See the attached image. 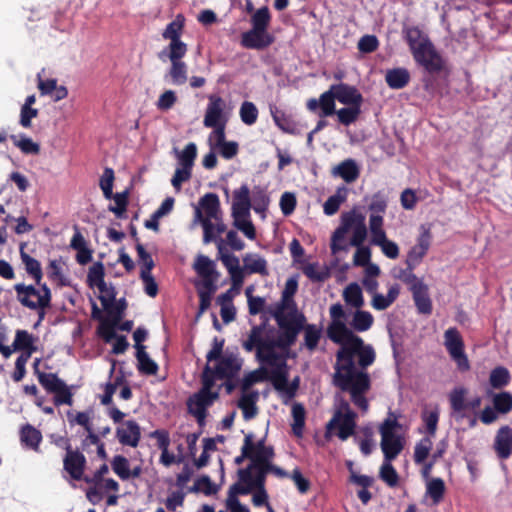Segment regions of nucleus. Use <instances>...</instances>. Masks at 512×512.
I'll list each match as a JSON object with an SVG mask.
<instances>
[{
    "mask_svg": "<svg viewBox=\"0 0 512 512\" xmlns=\"http://www.w3.org/2000/svg\"><path fill=\"white\" fill-rule=\"evenodd\" d=\"M330 316L327 337L340 346L336 353L333 384L341 391L349 392L353 404L366 414L370 406L366 393L371 388L366 369L374 363L375 351L346 325L345 311L340 303L330 307Z\"/></svg>",
    "mask_w": 512,
    "mask_h": 512,
    "instance_id": "f257e3e1",
    "label": "nucleus"
},
{
    "mask_svg": "<svg viewBox=\"0 0 512 512\" xmlns=\"http://www.w3.org/2000/svg\"><path fill=\"white\" fill-rule=\"evenodd\" d=\"M265 324L255 325L251 328L248 338L243 341L242 346L245 351L252 352L256 350V357L262 364L271 366L276 361L283 362L284 354L278 353L276 348L288 350L295 342L298 336L296 329L279 327L277 338L264 336Z\"/></svg>",
    "mask_w": 512,
    "mask_h": 512,
    "instance_id": "f03ea898",
    "label": "nucleus"
},
{
    "mask_svg": "<svg viewBox=\"0 0 512 512\" xmlns=\"http://www.w3.org/2000/svg\"><path fill=\"white\" fill-rule=\"evenodd\" d=\"M298 289V282L295 278H289L281 295V300L271 311L272 316L277 322L278 327H292L300 333L304 329L305 317L298 312L297 305L294 301V295Z\"/></svg>",
    "mask_w": 512,
    "mask_h": 512,
    "instance_id": "7ed1b4c3",
    "label": "nucleus"
},
{
    "mask_svg": "<svg viewBox=\"0 0 512 512\" xmlns=\"http://www.w3.org/2000/svg\"><path fill=\"white\" fill-rule=\"evenodd\" d=\"M356 420L357 413L351 409L349 402L341 395H337L333 416L325 427V439L337 437L341 441H346L354 435Z\"/></svg>",
    "mask_w": 512,
    "mask_h": 512,
    "instance_id": "20e7f679",
    "label": "nucleus"
},
{
    "mask_svg": "<svg viewBox=\"0 0 512 512\" xmlns=\"http://www.w3.org/2000/svg\"><path fill=\"white\" fill-rule=\"evenodd\" d=\"M271 14L267 6L255 11L251 16L252 28L241 35V46L246 49L263 50L274 42V36L267 30Z\"/></svg>",
    "mask_w": 512,
    "mask_h": 512,
    "instance_id": "39448f33",
    "label": "nucleus"
},
{
    "mask_svg": "<svg viewBox=\"0 0 512 512\" xmlns=\"http://www.w3.org/2000/svg\"><path fill=\"white\" fill-rule=\"evenodd\" d=\"M402 425L398 421V416L389 412L387 417L379 426V433L381 435V450L384 458L387 460H394L404 449L406 440L399 430Z\"/></svg>",
    "mask_w": 512,
    "mask_h": 512,
    "instance_id": "423d86ee",
    "label": "nucleus"
},
{
    "mask_svg": "<svg viewBox=\"0 0 512 512\" xmlns=\"http://www.w3.org/2000/svg\"><path fill=\"white\" fill-rule=\"evenodd\" d=\"M37 289L33 285H25L18 283L14 285L16 298L20 304L30 310H35L38 313L39 320L45 317V311L51 306V290L46 284L38 285Z\"/></svg>",
    "mask_w": 512,
    "mask_h": 512,
    "instance_id": "0eeeda50",
    "label": "nucleus"
},
{
    "mask_svg": "<svg viewBox=\"0 0 512 512\" xmlns=\"http://www.w3.org/2000/svg\"><path fill=\"white\" fill-rule=\"evenodd\" d=\"M39 360H36L35 373L41 386L47 393L54 394L53 402L55 406L73 404V394L67 384L55 373L41 372L37 369Z\"/></svg>",
    "mask_w": 512,
    "mask_h": 512,
    "instance_id": "6e6552de",
    "label": "nucleus"
},
{
    "mask_svg": "<svg viewBox=\"0 0 512 512\" xmlns=\"http://www.w3.org/2000/svg\"><path fill=\"white\" fill-rule=\"evenodd\" d=\"M444 346L460 372L464 373L471 369L463 337L456 327H450L445 331Z\"/></svg>",
    "mask_w": 512,
    "mask_h": 512,
    "instance_id": "1a4fd4ad",
    "label": "nucleus"
},
{
    "mask_svg": "<svg viewBox=\"0 0 512 512\" xmlns=\"http://www.w3.org/2000/svg\"><path fill=\"white\" fill-rule=\"evenodd\" d=\"M270 367H272V370L270 371L269 379L275 390L283 393L288 400L292 399L298 390L299 378L296 377L289 383L286 356H283V362L276 361Z\"/></svg>",
    "mask_w": 512,
    "mask_h": 512,
    "instance_id": "9d476101",
    "label": "nucleus"
},
{
    "mask_svg": "<svg viewBox=\"0 0 512 512\" xmlns=\"http://www.w3.org/2000/svg\"><path fill=\"white\" fill-rule=\"evenodd\" d=\"M411 53L414 60L429 73H439L444 68L445 62L430 40H425Z\"/></svg>",
    "mask_w": 512,
    "mask_h": 512,
    "instance_id": "9b49d317",
    "label": "nucleus"
},
{
    "mask_svg": "<svg viewBox=\"0 0 512 512\" xmlns=\"http://www.w3.org/2000/svg\"><path fill=\"white\" fill-rule=\"evenodd\" d=\"M267 475L260 469L250 468L249 465L240 468L237 471L238 481L233 484L234 490H236V493H241V495H248L255 488H266Z\"/></svg>",
    "mask_w": 512,
    "mask_h": 512,
    "instance_id": "f8f14e48",
    "label": "nucleus"
},
{
    "mask_svg": "<svg viewBox=\"0 0 512 512\" xmlns=\"http://www.w3.org/2000/svg\"><path fill=\"white\" fill-rule=\"evenodd\" d=\"M185 27V17L182 14L176 15L175 19L167 24L166 28L162 32L164 40H169L168 46H166L160 53L159 58L163 59L166 52L188 50V46L181 40Z\"/></svg>",
    "mask_w": 512,
    "mask_h": 512,
    "instance_id": "ddd939ff",
    "label": "nucleus"
},
{
    "mask_svg": "<svg viewBox=\"0 0 512 512\" xmlns=\"http://www.w3.org/2000/svg\"><path fill=\"white\" fill-rule=\"evenodd\" d=\"M404 282L410 286L417 311L423 315H430L432 301L429 297L428 286L413 273L406 275Z\"/></svg>",
    "mask_w": 512,
    "mask_h": 512,
    "instance_id": "4468645a",
    "label": "nucleus"
},
{
    "mask_svg": "<svg viewBox=\"0 0 512 512\" xmlns=\"http://www.w3.org/2000/svg\"><path fill=\"white\" fill-rule=\"evenodd\" d=\"M431 229L432 224L430 223L420 225L416 244L407 253L406 264L410 269L420 264L427 254L432 241Z\"/></svg>",
    "mask_w": 512,
    "mask_h": 512,
    "instance_id": "2eb2a0df",
    "label": "nucleus"
},
{
    "mask_svg": "<svg viewBox=\"0 0 512 512\" xmlns=\"http://www.w3.org/2000/svg\"><path fill=\"white\" fill-rule=\"evenodd\" d=\"M341 223L347 233L351 232V245L359 247L367 237V227L364 219L354 213H346L342 216Z\"/></svg>",
    "mask_w": 512,
    "mask_h": 512,
    "instance_id": "dca6fc26",
    "label": "nucleus"
},
{
    "mask_svg": "<svg viewBox=\"0 0 512 512\" xmlns=\"http://www.w3.org/2000/svg\"><path fill=\"white\" fill-rule=\"evenodd\" d=\"M256 455L248 465L250 468L260 469L266 474L272 473L275 466L272 460L275 456L274 448L265 445V438L256 442Z\"/></svg>",
    "mask_w": 512,
    "mask_h": 512,
    "instance_id": "f3484780",
    "label": "nucleus"
},
{
    "mask_svg": "<svg viewBox=\"0 0 512 512\" xmlns=\"http://www.w3.org/2000/svg\"><path fill=\"white\" fill-rule=\"evenodd\" d=\"M86 464V457L79 450L68 451L63 458L64 471L75 481L83 479Z\"/></svg>",
    "mask_w": 512,
    "mask_h": 512,
    "instance_id": "a211bd4d",
    "label": "nucleus"
},
{
    "mask_svg": "<svg viewBox=\"0 0 512 512\" xmlns=\"http://www.w3.org/2000/svg\"><path fill=\"white\" fill-rule=\"evenodd\" d=\"M187 51L188 50L171 51L166 52L164 55L167 56L171 62L169 76L174 85H183L187 81V65L182 61Z\"/></svg>",
    "mask_w": 512,
    "mask_h": 512,
    "instance_id": "6ab92c4d",
    "label": "nucleus"
},
{
    "mask_svg": "<svg viewBox=\"0 0 512 512\" xmlns=\"http://www.w3.org/2000/svg\"><path fill=\"white\" fill-rule=\"evenodd\" d=\"M242 367V361L237 355L230 353L225 354L223 358L217 361L213 368L217 379L230 380L237 377Z\"/></svg>",
    "mask_w": 512,
    "mask_h": 512,
    "instance_id": "aec40b11",
    "label": "nucleus"
},
{
    "mask_svg": "<svg viewBox=\"0 0 512 512\" xmlns=\"http://www.w3.org/2000/svg\"><path fill=\"white\" fill-rule=\"evenodd\" d=\"M225 102L220 96L211 95L207 105L203 124L207 128L220 126L222 123L227 122L223 115Z\"/></svg>",
    "mask_w": 512,
    "mask_h": 512,
    "instance_id": "412c9836",
    "label": "nucleus"
},
{
    "mask_svg": "<svg viewBox=\"0 0 512 512\" xmlns=\"http://www.w3.org/2000/svg\"><path fill=\"white\" fill-rule=\"evenodd\" d=\"M116 437L122 445L137 447L141 438V429L134 420H128L116 429Z\"/></svg>",
    "mask_w": 512,
    "mask_h": 512,
    "instance_id": "4be33fe9",
    "label": "nucleus"
},
{
    "mask_svg": "<svg viewBox=\"0 0 512 512\" xmlns=\"http://www.w3.org/2000/svg\"><path fill=\"white\" fill-rule=\"evenodd\" d=\"M332 95L340 103L345 105H361L363 97L361 93L353 86L347 84H337L330 88Z\"/></svg>",
    "mask_w": 512,
    "mask_h": 512,
    "instance_id": "5701e85b",
    "label": "nucleus"
},
{
    "mask_svg": "<svg viewBox=\"0 0 512 512\" xmlns=\"http://www.w3.org/2000/svg\"><path fill=\"white\" fill-rule=\"evenodd\" d=\"M252 207L250 190L246 184L233 192L232 215L250 216Z\"/></svg>",
    "mask_w": 512,
    "mask_h": 512,
    "instance_id": "b1692460",
    "label": "nucleus"
},
{
    "mask_svg": "<svg viewBox=\"0 0 512 512\" xmlns=\"http://www.w3.org/2000/svg\"><path fill=\"white\" fill-rule=\"evenodd\" d=\"M333 177H339L346 183H353L359 178L360 167L354 159H346L331 169Z\"/></svg>",
    "mask_w": 512,
    "mask_h": 512,
    "instance_id": "393cba45",
    "label": "nucleus"
},
{
    "mask_svg": "<svg viewBox=\"0 0 512 512\" xmlns=\"http://www.w3.org/2000/svg\"><path fill=\"white\" fill-rule=\"evenodd\" d=\"M494 449L500 459H507L512 454V428L501 427L495 437Z\"/></svg>",
    "mask_w": 512,
    "mask_h": 512,
    "instance_id": "a878e982",
    "label": "nucleus"
},
{
    "mask_svg": "<svg viewBox=\"0 0 512 512\" xmlns=\"http://www.w3.org/2000/svg\"><path fill=\"white\" fill-rule=\"evenodd\" d=\"M198 209H201L204 217L214 219L215 221L221 218V209L219 197L215 193H206L199 200Z\"/></svg>",
    "mask_w": 512,
    "mask_h": 512,
    "instance_id": "bb28decb",
    "label": "nucleus"
},
{
    "mask_svg": "<svg viewBox=\"0 0 512 512\" xmlns=\"http://www.w3.org/2000/svg\"><path fill=\"white\" fill-rule=\"evenodd\" d=\"M354 441L359 445L360 451L363 455L368 456L372 453L374 443V429L372 425L367 424L354 431Z\"/></svg>",
    "mask_w": 512,
    "mask_h": 512,
    "instance_id": "cd10ccee",
    "label": "nucleus"
},
{
    "mask_svg": "<svg viewBox=\"0 0 512 512\" xmlns=\"http://www.w3.org/2000/svg\"><path fill=\"white\" fill-rule=\"evenodd\" d=\"M467 389L462 386L455 387L449 393V403L452 413L456 418L466 417V395Z\"/></svg>",
    "mask_w": 512,
    "mask_h": 512,
    "instance_id": "c85d7f7f",
    "label": "nucleus"
},
{
    "mask_svg": "<svg viewBox=\"0 0 512 512\" xmlns=\"http://www.w3.org/2000/svg\"><path fill=\"white\" fill-rule=\"evenodd\" d=\"M411 76L408 69L399 67L387 70L385 81L389 88L399 90L408 85Z\"/></svg>",
    "mask_w": 512,
    "mask_h": 512,
    "instance_id": "c756f323",
    "label": "nucleus"
},
{
    "mask_svg": "<svg viewBox=\"0 0 512 512\" xmlns=\"http://www.w3.org/2000/svg\"><path fill=\"white\" fill-rule=\"evenodd\" d=\"M400 293V286L399 284L395 283L391 285L388 289V293L386 296L382 295L381 293H375V295L372 296L371 305L375 310L382 311L390 307L395 300L398 298Z\"/></svg>",
    "mask_w": 512,
    "mask_h": 512,
    "instance_id": "7c9ffc66",
    "label": "nucleus"
},
{
    "mask_svg": "<svg viewBox=\"0 0 512 512\" xmlns=\"http://www.w3.org/2000/svg\"><path fill=\"white\" fill-rule=\"evenodd\" d=\"M20 440L25 447L35 452H39L42 434L31 424H25L20 430Z\"/></svg>",
    "mask_w": 512,
    "mask_h": 512,
    "instance_id": "2f4dec72",
    "label": "nucleus"
},
{
    "mask_svg": "<svg viewBox=\"0 0 512 512\" xmlns=\"http://www.w3.org/2000/svg\"><path fill=\"white\" fill-rule=\"evenodd\" d=\"M259 394L257 391H251L249 393H243L238 401V407L242 410L243 418L250 420L256 417L258 408L256 402Z\"/></svg>",
    "mask_w": 512,
    "mask_h": 512,
    "instance_id": "473e14b6",
    "label": "nucleus"
},
{
    "mask_svg": "<svg viewBox=\"0 0 512 512\" xmlns=\"http://www.w3.org/2000/svg\"><path fill=\"white\" fill-rule=\"evenodd\" d=\"M244 270L248 274H260L267 276L269 274L267 261L258 254L248 253L243 257Z\"/></svg>",
    "mask_w": 512,
    "mask_h": 512,
    "instance_id": "72a5a7b5",
    "label": "nucleus"
},
{
    "mask_svg": "<svg viewBox=\"0 0 512 512\" xmlns=\"http://www.w3.org/2000/svg\"><path fill=\"white\" fill-rule=\"evenodd\" d=\"M343 299L348 306L355 309L361 308L364 305V297L359 284L350 283L343 291Z\"/></svg>",
    "mask_w": 512,
    "mask_h": 512,
    "instance_id": "f704fd0d",
    "label": "nucleus"
},
{
    "mask_svg": "<svg viewBox=\"0 0 512 512\" xmlns=\"http://www.w3.org/2000/svg\"><path fill=\"white\" fill-rule=\"evenodd\" d=\"M136 358L138 361L137 368L140 373L145 375H155L157 373L158 365L155 361L150 359L143 345L137 346Z\"/></svg>",
    "mask_w": 512,
    "mask_h": 512,
    "instance_id": "c9c22d12",
    "label": "nucleus"
},
{
    "mask_svg": "<svg viewBox=\"0 0 512 512\" xmlns=\"http://www.w3.org/2000/svg\"><path fill=\"white\" fill-rule=\"evenodd\" d=\"M374 323L373 315L366 310L356 309L353 314L351 327L353 332H365L369 330Z\"/></svg>",
    "mask_w": 512,
    "mask_h": 512,
    "instance_id": "e433bc0d",
    "label": "nucleus"
},
{
    "mask_svg": "<svg viewBox=\"0 0 512 512\" xmlns=\"http://www.w3.org/2000/svg\"><path fill=\"white\" fill-rule=\"evenodd\" d=\"M511 381V374L504 366L493 368L489 375V384L493 389H502Z\"/></svg>",
    "mask_w": 512,
    "mask_h": 512,
    "instance_id": "4c0bfd02",
    "label": "nucleus"
},
{
    "mask_svg": "<svg viewBox=\"0 0 512 512\" xmlns=\"http://www.w3.org/2000/svg\"><path fill=\"white\" fill-rule=\"evenodd\" d=\"M403 34L411 52L420 47L425 40H430L417 26L404 28Z\"/></svg>",
    "mask_w": 512,
    "mask_h": 512,
    "instance_id": "58836bf2",
    "label": "nucleus"
},
{
    "mask_svg": "<svg viewBox=\"0 0 512 512\" xmlns=\"http://www.w3.org/2000/svg\"><path fill=\"white\" fill-rule=\"evenodd\" d=\"M347 232L344 226L341 224L334 232L331 240V250L334 255H337L340 252H348L351 245V240L349 241L346 237Z\"/></svg>",
    "mask_w": 512,
    "mask_h": 512,
    "instance_id": "ea45409f",
    "label": "nucleus"
},
{
    "mask_svg": "<svg viewBox=\"0 0 512 512\" xmlns=\"http://www.w3.org/2000/svg\"><path fill=\"white\" fill-rule=\"evenodd\" d=\"M348 194V189L345 186L339 187L335 194L330 196L323 205L324 213L326 215H333L338 210L340 205L345 202Z\"/></svg>",
    "mask_w": 512,
    "mask_h": 512,
    "instance_id": "a19ab883",
    "label": "nucleus"
},
{
    "mask_svg": "<svg viewBox=\"0 0 512 512\" xmlns=\"http://www.w3.org/2000/svg\"><path fill=\"white\" fill-rule=\"evenodd\" d=\"M14 350L23 351L21 354H32L36 348L33 346V337L26 330H18L13 342Z\"/></svg>",
    "mask_w": 512,
    "mask_h": 512,
    "instance_id": "79ce46f5",
    "label": "nucleus"
},
{
    "mask_svg": "<svg viewBox=\"0 0 512 512\" xmlns=\"http://www.w3.org/2000/svg\"><path fill=\"white\" fill-rule=\"evenodd\" d=\"M20 255L27 274H29L35 280L37 285H40V282L43 277L40 262L37 259L28 255L27 253L23 252L22 250Z\"/></svg>",
    "mask_w": 512,
    "mask_h": 512,
    "instance_id": "37998d69",
    "label": "nucleus"
},
{
    "mask_svg": "<svg viewBox=\"0 0 512 512\" xmlns=\"http://www.w3.org/2000/svg\"><path fill=\"white\" fill-rule=\"evenodd\" d=\"M445 483L441 478H432L427 482L426 495L432 499L433 505H438L444 498Z\"/></svg>",
    "mask_w": 512,
    "mask_h": 512,
    "instance_id": "c03bdc74",
    "label": "nucleus"
},
{
    "mask_svg": "<svg viewBox=\"0 0 512 512\" xmlns=\"http://www.w3.org/2000/svg\"><path fill=\"white\" fill-rule=\"evenodd\" d=\"M176 157L180 167L192 169L197 157V146L194 142L188 143L182 151L176 150Z\"/></svg>",
    "mask_w": 512,
    "mask_h": 512,
    "instance_id": "a18cd8bd",
    "label": "nucleus"
},
{
    "mask_svg": "<svg viewBox=\"0 0 512 512\" xmlns=\"http://www.w3.org/2000/svg\"><path fill=\"white\" fill-rule=\"evenodd\" d=\"M433 447V441L431 437H423L420 439L415 447H414V453H413V460L416 464L420 465L424 463Z\"/></svg>",
    "mask_w": 512,
    "mask_h": 512,
    "instance_id": "49530a36",
    "label": "nucleus"
},
{
    "mask_svg": "<svg viewBox=\"0 0 512 512\" xmlns=\"http://www.w3.org/2000/svg\"><path fill=\"white\" fill-rule=\"evenodd\" d=\"M270 199L267 195L266 190L261 186H255L252 190L251 203L254 211L259 214H263L269 205Z\"/></svg>",
    "mask_w": 512,
    "mask_h": 512,
    "instance_id": "de8ad7c7",
    "label": "nucleus"
},
{
    "mask_svg": "<svg viewBox=\"0 0 512 512\" xmlns=\"http://www.w3.org/2000/svg\"><path fill=\"white\" fill-rule=\"evenodd\" d=\"M255 447L256 442H254V435L252 433L245 434L243 445L241 447V454L235 458V464L240 465L245 459H249L250 462H252V459L256 455Z\"/></svg>",
    "mask_w": 512,
    "mask_h": 512,
    "instance_id": "09e8293b",
    "label": "nucleus"
},
{
    "mask_svg": "<svg viewBox=\"0 0 512 512\" xmlns=\"http://www.w3.org/2000/svg\"><path fill=\"white\" fill-rule=\"evenodd\" d=\"M195 220L200 222L203 227V242L208 244L216 239L215 225L212 223V219L204 217L201 209L195 208Z\"/></svg>",
    "mask_w": 512,
    "mask_h": 512,
    "instance_id": "8fccbe9b",
    "label": "nucleus"
},
{
    "mask_svg": "<svg viewBox=\"0 0 512 512\" xmlns=\"http://www.w3.org/2000/svg\"><path fill=\"white\" fill-rule=\"evenodd\" d=\"M422 421L425 425L427 437L433 438L437 431L439 421V410L437 407L427 410L425 409L421 415Z\"/></svg>",
    "mask_w": 512,
    "mask_h": 512,
    "instance_id": "3c124183",
    "label": "nucleus"
},
{
    "mask_svg": "<svg viewBox=\"0 0 512 512\" xmlns=\"http://www.w3.org/2000/svg\"><path fill=\"white\" fill-rule=\"evenodd\" d=\"M393 460H387L384 458V461L380 467L379 477L385 482L389 487H395L398 485L399 476L393 465L391 464Z\"/></svg>",
    "mask_w": 512,
    "mask_h": 512,
    "instance_id": "603ef678",
    "label": "nucleus"
},
{
    "mask_svg": "<svg viewBox=\"0 0 512 512\" xmlns=\"http://www.w3.org/2000/svg\"><path fill=\"white\" fill-rule=\"evenodd\" d=\"M233 225L240 230L248 239L254 240L256 238V229L250 216L232 215Z\"/></svg>",
    "mask_w": 512,
    "mask_h": 512,
    "instance_id": "864d4df0",
    "label": "nucleus"
},
{
    "mask_svg": "<svg viewBox=\"0 0 512 512\" xmlns=\"http://www.w3.org/2000/svg\"><path fill=\"white\" fill-rule=\"evenodd\" d=\"M105 269L102 262L94 263L88 271L87 283L91 288L104 285Z\"/></svg>",
    "mask_w": 512,
    "mask_h": 512,
    "instance_id": "5fc2aeb1",
    "label": "nucleus"
},
{
    "mask_svg": "<svg viewBox=\"0 0 512 512\" xmlns=\"http://www.w3.org/2000/svg\"><path fill=\"white\" fill-rule=\"evenodd\" d=\"M112 470L121 480L130 478V463L123 455H115L111 461Z\"/></svg>",
    "mask_w": 512,
    "mask_h": 512,
    "instance_id": "6e6d98bb",
    "label": "nucleus"
},
{
    "mask_svg": "<svg viewBox=\"0 0 512 512\" xmlns=\"http://www.w3.org/2000/svg\"><path fill=\"white\" fill-rule=\"evenodd\" d=\"M492 402L500 414H507L512 410V394L508 391L494 394Z\"/></svg>",
    "mask_w": 512,
    "mask_h": 512,
    "instance_id": "4d7b16f0",
    "label": "nucleus"
},
{
    "mask_svg": "<svg viewBox=\"0 0 512 512\" xmlns=\"http://www.w3.org/2000/svg\"><path fill=\"white\" fill-rule=\"evenodd\" d=\"M190 492H203L206 496L216 494L218 491L217 486L211 481L208 475H202L194 482V485L189 489Z\"/></svg>",
    "mask_w": 512,
    "mask_h": 512,
    "instance_id": "13d9d810",
    "label": "nucleus"
},
{
    "mask_svg": "<svg viewBox=\"0 0 512 512\" xmlns=\"http://www.w3.org/2000/svg\"><path fill=\"white\" fill-rule=\"evenodd\" d=\"M292 416H293V423H292L293 434L297 437H301L303 434V428L305 425V409H304V407L299 403H295L292 407Z\"/></svg>",
    "mask_w": 512,
    "mask_h": 512,
    "instance_id": "bf43d9fd",
    "label": "nucleus"
},
{
    "mask_svg": "<svg viewBox=\"0 0 512 512\" xmlns=\"http://www.w3.org/2000/svg\"><path fill=\"white\" fill-rule=\"evenodd\" d=\"M348 106L349 107L341 108L340 110H338L336 112L338 121L345 126H348V125L354 123L358 119L360 112H361V109H360L361 105H348Z\"/></svg>",
    "mask_w": 512,
    "mask_h": 512,
    "instance_id": "052dcab7",
    "label": "nucleus"
},
{
    "mask_svg": "<svg viewBox=\"0 0 512 512\" xmlns=\"http://www.w3.org/2000/svg\"><path fill=\"white\" fill-rule=\"evenodd\" d=\"M194 269L202 278H209L215 273V265L207 256L199 255L195 261Z\"/></svg>",
    "mask_w": 512,
    "mask_h": 512,
    "instance_id": "680f3d73",
    "label": "nucleus"
},
{
    "mask_svg": "<svg viewBox=\"0 0 512 512\" xmlns=\"http://www.w3.org/2000/svg\"><path fill=\"white\" fill-rule=\"evenodd\" d=\"M373 245L381 248L382 253L389 259H396L399 256V247L394 242L387 238V236H383L374 242Z\"/></svg>",
    "mask_w": 512,
    "mask_h": 512,
    "instance_id": "e2e57ef3",
    "label": "nucleus"
},
{
    "mask_svg": "<svg viewBox=\"0 0 512 512\" xmlns=\"http://www.w3.org/2000/svg\"><path fill=\"white\" fill-rule=\"evenodd\" d=\"M114 179V170L112 168L106 167L99 181V186L103 191V195L106 199H111L113 197Z\"/></svg>",
    "mask_w": 512,
    "mask_h": 512,
    "instance_id": "0e129e2a",
    "label": "nucleus"
},
{
    "mask_svg": "<svg viewBox=\"0 0 512 512\" xmlns=\"http://www.w3.org/2000/svg\"><path fill=\"white\" fill-rule=\"evenodd\" d=\"M240 118L246 125H253L258 119V109L254 103L244 101L240 107Z\"/></svg>",
    "mask_w": 512,
    "mask_h": 512,
    "instance_id": "69168bd1",
    "label": "nucleus"
},
{
    "mask_svg": "<svg viewBox=\"0 0 512 512\" xmlns=\"http://www.w3.org/2000/svg\"><path fill=\"white\" fill-rule=\"evenodd\" d=\"M10 139L24 154H38L40 152L39 144L33 142L32 139L28 137L18 139L15 135H11Z\"/></svg>",
    "mask_w": 512,
    "mask_h": 512,
    "instance_id": "338daca9",
    "label": "nucleus"
},
{
    "mask_svg": "<svg viewBox=\"0 0 512 512\" xmlns=\"http://www.w3.org/2000/svg\"><path fill=\"white\" fill-rule=\"evenodd\" d=\"M239 495H241V493H236V490H234V485H231L228 491V497L226 499L227 509L230 512H250V509L243 505L238 499Z\"/></svg>",
    "mask_w": 512,
    "mask_h": 512,
    "instance_id": "774afa93",
    "label": "nucleus"
}]
</instances>
